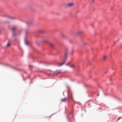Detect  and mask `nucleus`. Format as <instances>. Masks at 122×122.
Instances as JSON below:
<instances>
[{
    "label": "nucleus",
    "instance_id": "obj_1",
    "mask_svg": "<svg viewBox=\"0 0 122 122\" xmlns=\"http://www.w3.org/2000/svg\"><path fill=\"white\" fill-rule=\"evenodd\" d=\"M44 41L45 42H48L50 46L52 47H53L54 46V44L51 42H49L47 40H45Z\"/></svg>",
    "mask_w": 122,
    "mask_h": 122
},
{
    "label": "nucleus",
    "instance_id": "obj_2",
    "mask_svg": "<svg viewBox=\"0 0 122 122\" xmlns=\"http://www.w3.org/2000/svg\"><path fill=\"white\" fill-rule=\"evenodd\" d=\"M65 63V62H64L62 63H60L59 62H57L56 63V64L57 66H60L62 65H63Z\"/></svg>",
    "mask_w": 122,
    "mask_h": 122
},
{
    "label": "nucleus",
    "instance_id": "obj_3",
    "mask_svg": "<svg viewBox=\"0 0 122 122\" xmlns=\"http://www.w3.org/2000/svg\"><path fill=\"white\" fill-rule=\"evenodd\" d=\"M73 3H69L67 4V6L69 7H71L73 6Z\"/></svg>",
    "mask_w": 122,
    "mask_h": 122
},
{
    "label": "nucleus",
    "instance_id": "obj_4",
    "mask_svg": "<svg viewBox=\"0 0 122 122\" xmlns=\"http://www.w3.org/2000/svg\"><path fill=\"white\" fill-rule=\"evenodd\" d=\"M61 37L65 39L67 38L66 36L63 33H61Z\"/></svg>",
    "mask_w": 122,
    "mask_h": 122
},
{
    "label": "nucleus",
    "instance_id": "obj_5",
    "mask_svg": "<svg viewBox=\"0 0 122 122\" xmlns=\"http://www.w3.org/2000/svg\"><path fill=\"white\" fill-rule=\"evenodd\" d=\"M17 28V27L16 26H14L11 29L13 31H14Z\"/></svg>",
    "mask_w": 122,
    "mask_h": 122
},
{
    "label": "nucleus",
    "instance_id": "obj_6",
    "mask_svg": "<svg viewBox=\"0 0 122 122\" xmlns=\"http://www.w3.org/2000/svg\"><path fill=\"white\" fill-rule=\"evenodd\" d=\"M68 100V98L62 99H61V100L62 102H66V100Z\"/></svg>",
    "mask_w": 122,
    "mask_h": 122
},
{
    "label": "nucleus",
    "instance_id": "obj_7",
    "mask_svg": "<svg viewBox=\"0 0 122 122\" xmlns=\"http://www.w3.org/2000/svg\"><path fill=\"white\" fill-rule=\"evenodd\" d=\"M33 23L31 21H29L27 22V24L28 25H30V24H32Z\"/></svg>",
    "mask_w": 122,
    "mask_h": 122
},
{
    "label": "nucleus",
    "instance_id": "obj_8",
    "mask_svg": "<svg viewBox=\"0 0 122 122\" xmlns=\"http://www.w3.org/2000/svg\"><path fill=\"white\" fill-rule=\"evenodd\" d=\"M107 57L106 56H104L103 57V59L105 61L106 60Z\"/></svg>",
    "mask_w": 122,
    "mask_h": 122
},
{
    "label": "nucleus",
    "instance_id": "obj_9",
    "mask_svg": "<svg viewBox=\"0 0 122 122\" xmlns=\"http://www.w3.org/2000/svg\"><path fill=\"white\" fill-rule=\"evenodd\" d=\"M25 44L26 45H28L29 44V42L28 41H25Z\"/></svg>",
    "mask_w": 122,
    "mask_h": 122
},
{
    "label": "nucleus",
    "instance_id": "obj_10",
    "mask_svg": "<svg viewBox=\"0 0 122 122\" xmlns=\"http://www.w3.org/2000/svg\"><path fill=\"white\" fill-rule=\"evenodd\" d=\"M16 35H17V34L16 33H15L14 32L13 33V36H14V37L15 36H16Z\"/></svg>",
    "mask_w": 122,
    "mask_h": 122
},
{
    "label": "nucleus",
    "instance_id": "obj_11",
    "mask_svg": "<svg viewBox=\"0 0 122 122\" xmlns=\"http://www.w3.org/2000/svg\"><path fill=\"white\" fill-rule=\"evenodd\" d=\"M70 67H72L73 68H74L75 67V66L73 65H71L70 66Z\"/></svg>",
    "mask_w": 122,
    "mask_h": 122
},
{
    "label": "nucleus",
    "instance_id": "obj_12",
    "mask_svg": "<svg viewBox=\"0 0 122 122\" xmlns=\"http://www.w3.org/2000/svg\"><path fill=\"white\" fill-rule=\"evenodd\" d=\"M10 45V43L8 42L6 45V46L7 47H9Z\"/></svg>",
    "mask_w": 122,
    "mask_h": 122
},
{
    "label": "nucleus",
    "instance_id": "obj_13",
    "mask_svg": "<svg viewBox=\"0 0 122 122\" xmlns=\"http://www.w3.org/2000/svg\"><path fill=\"white\" fill-rule=\"evenodd\" d=\"M83 45L84 46H86V45H87L88 44L86 42H84L83 43Z\"/></svg>",
    "mask_w": 122,
    "mask_h": 122
},
{
    "label": "nucleus",
    "instance_id": "obj_14",
    "mask_svg": "<svg viewBox=\"0 0 122 122\" xmlns=\"http://www.w3.org/2000/svg\"><path fill=\"white\" fill-rule=\"evenodd\" d=\"M61 73V72L60 71H58V72L56 74V75H57L60 73Z\"/></svg>",
    "mask_w": 122,
    "mask_h": 122
},
{
    "label": "nucleus",
    "instance_id": "obj_15",
    "mask_svg": "<svg viewBox=\"0 0 122 122\" xmlns=\"http://www.w3.org/2000/svg\"><path fill=\"white\" fill-rule=\"evenodd\" d=\"M67 53H66L65 54L64 57L65 58H66L67 57Z\"/></svg>",
    "mask_w": 122,
    "mask_h": 122
},
{
    "label": "nucleus",
    "instance_id": "obj_16",
    "mask_svg": "<svg viewBox=\"0 0 122 122\" xmlns=\"http://www.w3.org/2000/svg\"><path fill=\"white\" fill-rule=\"evenodd\" d=\"M40 32H41L43 33L44 32V31L43 30H41Z\"/></svg>",
    "mask_w": 122,
    "mask_h": 122
},
{
    "label": "nucleus",
    "instance_id": "obj_17",
    "mask_svg": "<svg viewBox=\"0 0 122 122\" xmlns=\"http://www.w3.org/2000/svg\"><path fill=\"white\" fill-rule=\"evenodd\" d=\"M81 32H81V31H79V32H78V33H79V34L81 33Z\"/></svg>",
    "mask_w": 122,
    "mask_h": 122
},
{
    "label": "nucleus",
    "instance_id": "obj_18",
    "mask_svg": "<svg viewBox=\"0 0 122 122\" xmlns=\"http://www.w3.org/2000/svg\"><path fill=\"white\" fill-rule=\"evenodd\" d=\"M69 63H70V62H69L68 63H67V64H66V65H69Z\"/></svg>",
    "mask_w": 122,
    "mask_h": 122
},
{
    "label": "nucleus",
    "instance_id": "obj_19",
    "mask_svg": "<svg viewBox=\"0 0 122 122\" xmlns=\"http://www.w3.org/2000/svg\"><path fill=\"white\" fill-rule=\"evenodd\" d=\"M29 7H30V8L31 9H32V7H31V6H30Z\"/></svg>",
    "mask_w": 122,
    "mask_h": 122
},
{
    "label": "nucleus",
    "instance_id": "obj_20",
    "mask_svg": "<svg viewBox=\"0 0 122 122\" xmlns=\"http://www.w3.org/2000/svg\"><path fill=\"white\" fill-rule=\"evenodd\" d=\"M73 51H72V52H71V54H73Z\"/></svg>",
    "mask_w": 122,
    "mask_h": 122
},
{
    "label": "nucleus",
    "instance_id": "obj_21",
    "mask_svg": "<svg viewBox=\"0 0 122 122\" xmlns=\"http://www.w3.org/2000/svg\"><path fill=\"white\" fill-rule=\"evenodd\" d=\"M95 0H93V1H92V2L93 3L94 2V1Z\"/></svg>",
    "mask_w": 122,
    "mask_h": 122
},
{
    "label": "nucleus",
    "instance_id": "obj_22",
    "mask_svg": "<svg viewBox=\"0 0 122 122\" xmlns=\"http://www.w3.org/2000/svg\"><path fill=\"white\" fill-rule=\"evenodd\" d=\"M30 67H31V66H30Z\"/></svg>",
    "mask_w": 122,
    "mask_h": 122
},
{
    "label": "nucleus",
    "instance_id": "obj_23",
    "mask_svg": "<svg viewBox=\"0 0 122 122\" xmlns=\"http://www.w3.org/2000/svg\"><path fill=\"white\" fill-rule=\"evenodd\" d=\"M118 119H118V118L117 119V120H118Z\"/></svg>",
    "mask_w": 122,
    "mask_h": 122
}]
</instances>
